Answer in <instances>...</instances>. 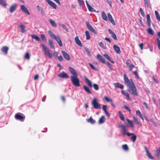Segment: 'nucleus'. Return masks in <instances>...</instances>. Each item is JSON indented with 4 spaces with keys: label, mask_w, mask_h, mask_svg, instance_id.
Returning a JSON list of instances; mask_svg holds the SVG:
<instances>
[{
    "label": "nucleus",
    "mask_w": 160,
    "mask_h": 160,
    "mask_svg": "<svg viewBox=\"0 0 160 160\" xmlns=\"http://www.w3.org/2000/svg\"><path fill=\"white\" fill-rule=\"evenodd\" d=\"M128 87V90L129 92L134 96H137L138 93L137 88L133 83L129 85Z\"/></svg>",
    "instance_id": "obj_1"
},
{
    "label": "nucleus",
    "mask_w": 160,
    "mask_h": 160,
    "mask_svg": "<svg viewBox=\"0 0 160 160\" xmlns=\"http://www.w3.org/2000/svg\"><path fill=\"white\" fill-rule=\"evenodd\" d=\"M71 80L74 85L79 87L80 86V81L78 78V76H71Z\"/></svg>",
    "instance_id": "obj_2"
},
{
    "label": "nucleus",
    "mask_w": 160,
    "mask_h": 160,
    "mask_svg": "<svg viewBox=\"0 0 160 160\" xmlns=\"http://www.w3.org/2000/svg\"><path fill=\"white\" fill-rule=\"evenodd\" d=\"M41 46L43 50L45 52V55H47L49 58H52V55L50 52V51L49 49L43 44H42Z\"/></svg>",
    "instance_id": "obj_3"
},
{
    "label": "nucleus",
    "mask_w": 160,
    "mask_h": 160,
    "mask_svg": "<svg viewBox=\"0 0 160 160\" xmlns=\"http://www.w3.org/2000/svg\"><path fill=\"white\" fill-rule=\"evenodd\" d=\"M41 46L43 50L45 52V55H47L49 58H52V55L50 52V51L49 49L43 44H42Z\"/></svg>",
    "instance_id": "obj_4"
},
{
    "label": "nucleus",
    "mask_w": 160,
    "mask_h": 160,
    "mask_svg": "<svg viewBox=\"0 0 160 160\" xmlns=\"http://www.w3.org/2000/svg\"><path fill=\"white\" fill-rule=\"evenodd\" d=\"M123 132V134L124 135H127L128 136H130L131 135H133V133H130L128 132H126L127 130L125 126L123 125H121L119 126Z\"/></svg>",
    "instance_id": "obj_5"
},
{
    "label": "nucleus",
    "mask_w": 160,
    "mask_h": 160,
    "mask_svg": "<svg viewBox=\"0 0 160 160\" xmlns=\"http://www.w3.org/2000/svg\"><path fill=\"white\" fill-rule=\"evenodd\" d=\"M92 104L95 109H100L101 108L100 104L97 102V100L96 98L93 99L92 101Z\"/></svg>",
    "instance_id": "obj_6"
},
{
    "label": "nucleus",
    "mask_w": 160,
    "mask_h": 160,
    "mask_svg": "<svg viewBox=\"0 0 160 160\" xmlns=\"http://www.w3.org/2000/svg\"><path fill=\"white\" fill-rule=\"evenodd\" d=\"M123 77L125 83L127 86L130 85L132 84V83H133V82L132 79H130V81L129 80L126 74H124Z\"/></svg>",
    "instance_id": "obj_7"
},
{
    "label": "nucleus",
    "mask_w": 160,
    "mask_h": 160,
    "mask_svg": "<svg viewBox=\"0 0 160 160\" xmlns=\"http://www.w3.org/2000/svg\"><path fill=\"white\" fill-rule=\"evenodd\" d=\"M86 24L88 29L95 34H96L97 32L90 25L88 22H86Z\"/></svg>",
    "instance_id": "obj_8"
},
{
    "label": "nucleus",
    "mask_w": 160,
    "mask_h": 160,
    "mask_svg": "<svg viewBox=\"0 0 160 160\" xmlns=\"http://www.w3.org/2000/svg\"><path fill=\"white\" fill-rule=\"evenodd\" d=\"M86 24L88 29L95 34H96L97 32L90 25L88 22H86Z\"/></svg>",
    "instance_id": "obj_9"
},
{
    "label": "nucleus",
    "mask_w": 160,
    "mask_h": 160,
    "mask_svg": "<svg viewBox=\"0 0 160 160\" xmlns=\"http://www.w3.org/2000/svg\"><path fill=\"white\" fill-rule=\"evenodd\" d=\"M58 76L59 78H69V76L67 73H65L64 71L62 72L58 75Z\"/></svg>",
    "instance_id": "obj_10"
},
{
    "label": "nucleus",
    "mask_w": 160,
    "mask_h": 160,
    "mask_svg": "<svg viewBox=\"0 0 160 160\" xmlns=\"http://www.w3.org/2000/svg\"><path fill=\"white\" fill-rule=\"evenodd\" d=\"M20 6L21 9L23 12L26 13L28 15H29L30 14V13L28 11V9L24 5H21Z\"/></svg>",
    "instance_id": "obj_11"
},
{
    "label": "nucleus",
    "mask_w": 160,
    "mask_h": 160,
    "mask_svg": "<svg viewBox=\"0 0 160 160\" xmlns=\"http://www.w3.org/2000/svg\"><path fill=\"white\" fill-rule=\"evenodd\" d=\"M69 70L70 72L73 75L72 76H78L76 72L73 68L71 67H69Z\"/></svg>",
    "instance_id": "obj_12"
},
{
    "label": "nucleus",
    "mask_w": 160,
    "mask_h": 160,
    "mask_svg": "<svg viewBox=\"0 0 160 160\" xmlns=\"http://www.w3.org/2000/svg\"><path fill=\"white\" fill-rule=\"evenodd\" d=\"M53 39H55L56 40L57 42L60 47H62V46L61 40L58 36H56Z\"/></svg>",
    "instance_id": "obj_13"
},
{
    "label": "nucleus",
    "mask_w": 160,
    "mask_h": 160,
    "mask_svg": "<svg viewBox=\"0 0 160 160\" xmlns=\"http://www.w3.org/2000/svg\"><path fill=\"white\" fill-rule=\"evenodd\" d=\"M144 148L148 157L150 159H153L154 157L152 156L151 153L149 152L148 148L146 146H144Z\"/></svg>",
    "instance_id": "obj_14"
},
{
    "label": "nucleus",
    "mask_w": 160,
    "mask_h": 160,
    "mask_svg": "<svg viewBox=\"0 0 160 160\" xmlns=\"http://www.w3.org/2000/svg\"><path fill=\"white\" fill-rule=\"evenodd\" d=\"M62 53L64 58L67 60H69L70 59V57L68 54L64 51H61Z\"/></svg>",
    "instance_id": "obj_15"
},
{
    "label": "nucleus",
    "mask_w": 160,
    "mask_h": 160,
    "mask_svg": "<svg viewBox=\"0 0 160 160\" xmlns=\"http://www.w3.org/2000/svg\"><path fill=\"white\" fill-rule=\"evenodd\" d=\"M108 31L109 33L110 34L111 36L114 39L117 40V38L115 34L110 29H109Z\"/></svg>",
    "instance_id": "obj_16"
},
{
    "label": "nucleus",
    "mask_w": 160,
    "mask_h": 160,
    "mask_svg": "<svg viewBox=\"0 0 160 160\" xmlns=\"http://www.w3.org/2000/svg\"><path fill=\"white\" fill-rule=\"evenodd\" d=\"M47 2L52 7L54 8V9H56L57 8V6L56 4L55 3L52 2V1L50 0H46Z\"/></svg>",
    "instance_id": "obj_17"
},
{
    "label": "nucleus",
    "mask_w": 160,
    "mask_h": 160,
    "mask_svg": "<svg viewBox=\"0 0 160 160\" xmlns=\"http://www.w3.org/2000/svg\"><path fill=\"white\" fill-rule=\"evenodd\" d=\"M108 19L110 22L113 25H115V23L114 20L112 18V17L111 14L108 13Z\"/></svg>",
    "instance_id": "obj_18"
},
{
    "label": "nucleus",
    "mask_w": 160,
    "mask_h": 160,
    "mask_svg": "<svg viewBox=\"0 0 160 160\" xmlns=\"http://www.w3.org/2000/svg\"><path fill=\"white\" fill-rule=\"evenodd\" d=\"M75 40L76 44L80 47H82V44L81 41L79 39L78 36H76L75 38Z\"/></svg>",
    "instance_id": "obj_19"
},
{
    "label": "nucleus",
    "mask_w": 160,
    "mask_h": 160,
    "mask_svg": "<svg viewBox=\"0 0 160 160\" xmlns=\"http://www.w3.org/2000/svg\"><path fill=\"white\" fill-rule=\"evenodd\" d=\"M97 57L98 58L102 63H105V59L101 55L99 54H98L97 56Z\"/></svg>",
    "instance_id": "obj_20"
},
{
    "label": "nucleus",
    "mask_w": 160,
    "mask_h": 160,
    "mask_svg": "<svg viewBox=\"0 0 160 160\" xmlns=\"http://www.w3.org/2000/svg\"><path fill=\"white\" fill-rule=\"evenodd\" d=\"M113 84L115 88H120L121 89H123V88L124 86L119 83H115Z\"/></svg>",
    "instance_id": "obj_21"
},
{
    "label": "nucleus",
    "mask_w": 160,
    "mask_h": 160,
    "mask_svg": "<svg viewBox=\"0 0 160 160\" xmlns=\"http://www.w3.org/2000/svg\"><path fill=\"white\" fill-rule=\"evenodd\" d=\"M86 3L87 4V7L88 8V10L90 12H95V10L92 7L89 5V3L87 1H86Z\"/></svg>",
    "instance_id": "obj_22"
},
{
    "label": "nucleus",
    "mask_w": 160,
    "mask_h": 160,
    "mask_svg": "<svg viewBox=\"0 0 160 160\" xmlns=\"http://www.w3.org/2000/svg\"><path fill=\"white\" fill-rule=\"evenodd\" d=\"M113 47L114 50L117 53L120 54L121 53L120 48L118 46L114 45Z\"/></svg>",
    "instance_id": "obj_23"
},
{
    "label": "nucleus",
    "mask_w": 160,
    "mask_h": 160,
    "mask_svg": "<svg viewBox=\"0 0 160 160\" xmlns=\"http://www.w3.org/2000/svg\"><path fill=\"white\" fill-rule=\"evenodd\" d=\"M85 82L87 84V85L90 87L92 88V84L91 83V82L87 77H85Z\"/></svg>",
    "instance_id": "obj_24"
},
{
    "label": "nucleus",
    "mask_w": 160,
    "mask_h": 160,
    "mask_svg": "<svg viewBox=\"0 0 160 160\" xmlns=\"http://www.w3.org/2000/svg\"><path fill=\"white\" fill-rule=\"evenodd\" d=\"M15 117L16 119L19 120L21 121H22V120L24 119V117L23 116L18 114H16L15 116Z\"/></svg>",
    "instance_id": "obj_25"
},
{
    "label": "nucleus",
    "mask_w": 160,
    "mask_h": 160,
    "mask_svg": "<svg viewBox=\"0 0 160 160\" xmlns=\"http://www.w3.org/2000/svg\"><path fill=\"white\" fill-rule=\"evenodd\" d=\"M17 7L15 4H14L11 6L10 8L9 12L10 13H12L16 9Z\"/></svg>",
    "instance_id": "obj_26"
},
{
    "label": "nucleus",
    "mask_w": 160,
    "mask_h": 160,
    "mask_svg": "<svg viewBox=\"0 0 160 160\" xmlns=\"http://www.w3.org/2000/svg\"><path fill=\"white\" fill-rule=\"evenodd\" d=\"M105 117L104 116H102L99 119L98 123L101 124L104 123L105 121Z\"/></svg>",
    "instance_id": "obj_27"
},
{
    "label": "nucleus",
    "mask_w": 160,
    "mask_h": 160,
    "mask_svg": "<svg viewBox=\"0 0 160 160\" xmlns=\"http://www.w3.org/2000/svg\"><path fill=\"white\" fill-rule=\"evenodd\" d=\"M87 121L92 124H94L96 122L95 120L93 119L91 116L90 117L89 119H87Z\"/></svg>",
    "instance_id": "obj_28"
},
{
    "label": "nucleus",
    "mask_w": 160,
    "mask_h": 160,
    "mask_svg": "<svg viewBox=\"0 0 160 160\" xmlns=\"http://www.w3.org/2000/svg\"><path fill=\"white\" fill-rule=\"evenodd\" d=\"M8 48L7 47L5 46L2 48L1 51L2 52H4L5 54H7L8 53Z\"/></svg>",
    "instance_id": "obj_29"
},
{
    "label": "nucleus",
    "mask_w": 160,
    "mask_h": 160,
    "mask_svg": "<svg viewBox=\"0 0 160 160\" xmlns=\"http://www.w3.org/2000/svg\"><path fill=\"white\" fill-rule=\"evenodd\" d=\"M40 37L42 41L43 42H46L47 41V38L45 35L43 34H40Z\"/></svg>",
    "instance_id": "obj_30"
},
{
    "label": "nucleus",
    "mask_w": 160,
    "mask_h": 160,
    "mask_svg": "<svg viewBox=\"0 0 160 160\" xmlns=\"http://www.w3.org/2000/svg\"><path fill=\"white\" fill-rule=\"evenodd\" d=\"M144 3L146 6L148 8H150V0H143Z\"/></svg>",
    "instance_id": "obj_31"
},
{
    "label": "nucleus",
    "mask_w": 160,
    "mask_h": 160,
    "mask_svg": "<svg viewBox=\"0 0 160 160\" xmlns=\"http://www.w3.org/2000/svg\"><path fill=\"white\" fill-rule=\"evenodd\" d=\"M0 4L4 8L6 7L7 5L6 1L4 0H0Z\"/></svg>",
    "instance_id": "obj_32"
},
{
    "label": "nucleus",
    "mask_w": 160,
    "mask_h": 160,
    "mask_svg": "<svg viewBox=\"0 0 160 160\" xmlns=\"http://www.w3.org/2000/svg\"><path fill=\"white\" fill-rule=\"evenodd\" d=\"M31 36L32 38L36 40V41H39L40 40L39 38L37 35L32 34Z\"/></svg>",
    "instance_id": "obj_33"
},
{
    "label": "nucleus",
    "mask_w": 160,
    "mask_h": 160,
    "mask_svg": "<svg viewBox=\"0 0 160 160\" xmlns=\"http://www.w3.org/2000/svg\"><path fill=\"white\" fill-rule=\"evenodd\" d=\"M102 17L105 21H107L108 20L107 16L104 12H102Z\"/></svg>",
    "instance_id": "obj_34"
},
{
    "label": "nucleus",
    "mask_w": 160,
    "mask_h": 160,
    "mask_svg": "<svg viewBox=\"0 0 160 160\" xmlns=\"http://www.w3.org/2000/svg\"><path fill=\"white\" fill-rule=\"evenodd\" d=\"M103 56L108 60L111 62L112 63H114V62L112 60L111 58L107 54H104Z\"/></svg>",
    "instance_id": "obj_35"
},
{
    "label": "nucleus",
    "mask_w": 160,
    "mask_h": 160,
    "mask_svg": "<svg viewBox=\"0 0 160 160\" xmlns=\"http://www.w3.org/2000/svg\"><path fill=\"white\" fill-rule=\"evenodd\" d=\"M121 92L125 96L128 100L130 99V96L129 94L127 92H125L124 91L122 90Z\"/></svg>",
    "instance_id": "obj_36"
},
{
    "label": "nucleus",
    "mask_w": 160,
    "mask_h": 160,
    "mask_svg": "<svg viewBox=\"0 0 160 160\" xmlns=\"http://www.w3.org/2000/svg\"><path fill=\"white\" fill-rule=\"evenodd\" d=\"M83 88L84 90L86 92H87L89 94H92V92L89 89L88 87H87L86 86H83Z\"/></svg>",
    "instance_id": "obj_37"
},
{
    "label": "nucleus",
    "mask_w": 160,
    "mask_h": 160,
    "mask_svg": "<svg viewBox=\"0 0 160 160\" xmlns=\"http://www.w3.org/2000/svg\"><path fill=\"white\" fill-rule=\"evenodd\" d=\"M49 22L51 25L53 27H57V24L54 21L51 19L49 20Z\"/></svg>",
    "instance_id": "obj_38"
},
{
    "label": "nucleus",
    "mask_w": 160,
    "mask_h": 160,
    "mask_svg": "<svg viewBox=\"0 0 160 160\" xmlns=\"http://www.w3.org/2000/svg\"><path fill=\"white\" fill-rule=\"evenodd\" d=\"M48 44L50 48H54V47L53 42L50 40L49 39L48 40Z\"/></svg>",
    "instance_id": "obj_39"
},
{
    "label": "nucleus",
    "mask_w": 160,
    "mask_h": 160,
    "mask_svg": "<svg viewBox=\"0 0 160 160\" xmlns=\"http://www.w3.org/2000/svg\"><path fill=\"white\" fill-rule=\"evenodd\" d=\"M85 34L86 36V39L89 40L90 38V36L89 32L88 31H86L85 32Z\"/></svg>",
    "instance_id": "obj_40"
},
{
    "label": "nucleus",
    "mask_w": 160,
    "mask_h": 160,
    "mask_svg": "<svg viewBox=\"0 0 160 160\" xmlns=\"http://www.w3.org/2000/svg\"><path fill=\"white\" fill-rule=\"evenodd\" d=\"M37 8L38 11L41 12V14L43 15L44 12L42 8L39 5H37Z\"/></svg>",
    "instance_id": "obj_41"
},
{
    "label": "nucleus",
    "mask_w": 160,
    "mask_h": 160,
    "mask_svg": "<svg viewBox=\"0 0 160 160\" xmlns=\"http://www.w3.org/2000/svg\"><path fill=\"white\" fill-rule=\"evenodd\" d=\"M118 113L119 115V117H120V119L122 121H124V117L123 114L122 113V112L121 111H119L118 112Z\"/></svg>",
    "instance_id": "obj_42"
},
{
    "label": "nucleus",
    "mask_w": 160,
    "mask_h": 160,
    "mask_svg": "<svg viewBox=\"0 0 160 160\" xmlns=\"http://www.w3.org/2000/svg\"><path fill=\"white\" fill-rule=\"evenodd\" d=\"M136 113L137 115H138L143 120H144V118L143 116L139 110L136 111Z\"/></svg>",
    "instance_id": "obj_43"
},
{
    "label": "nucleus",
    "mask_w": 160,
    "mask_h": 160,
    "mask_svg": "<svg viewBox=\"0 0 160 160\" xmlns=\"http://www.w3.org/2000/svg\"><path fill=\"white\" fill-rule=\"evenodd\" d=\"M48 33L50 36L52 37L53 38H54L56 36L50 30H49L48 31Z\"/></svg>",
    "instance_id": "obj_44"
},
{
    "label": "nucleus",
    "mask_w": 160,
    "mask_h": 160,
    "mask_svg": "<svg viewBox=\"0 0 160 160\" xmlns=\"http://www.w3.org/2000/svg\"><path fill=\"white\" fill-rule=\"evenodd\" d=\"M155 14L156 18L159 21H160V16L159 15L158 12L157 11H155Z\"/></svg>",
    "instance_id": "obj_45"
},
{
    "label": "nucleus",
    "mask_w": 160,
    "mask_h": 160,
    "mask_svg": "<svg viewBox=\"0 0 160 160\" xmlns=\"http://www.w3.org/2000/svg\"><path fill=\"white\" fill-rule=\"evenodd\" d=\"M127 120L128 123L129 124L130 127H133V121L128 119H127Z\"/></svg>",
    "instance_id": "obj_46"
},
{
    "label": "nucleus",
    "mask_w": 160,
    "mask_h": 160,
    "mask_svg": "<svg viewBox=\"0 0 160 160\" xmlns=\"http://www.w3.org/2000/svg\"><path fill=\"white\" fill-rule=\"evenodd\" d=\"M133 119L135 122V123L138 125H139L140 124V122L138 120V118L135 117V116H133Z\"/></svg>",
    "instance_id": "obj_47"
},
{
    "label": "nucleus",
    "mask_w": 160,
    "mask_h": 160,
    "mask_svg": "<svg viewBox=\"0 0 160 160\" xmlns=\"http://www.w3.org/2000/svg\"><path fill=\"white\" fill-rule=\"evenodd\" d=\"M147 31L149 34L152 35H153V31L151 28H149L147 30Z\"/></svg>",
    "instance_id": "obj_48"
},
{
    "label": "nucleus",
    "mask_w": 160,
    "mask_h": 160,
    "mask_svg": "<svg viewBox=\"0 0 160 160\" xmlns=\"http://www.w3.org/2000/svg\"><path fill=\"white\" fill-rule=\"evenodd\" d=\"M19 27L21 28L22 32L24 33L25 32V26L21 24L19 25Z\"/></svg>",
    "instance_id": "obj_49"
},
{
    "label": "nucleus",
    "mask_w": 160,
    "mask_h": 160,
    "mask_svg": "<svg viewBox=\"0 0 160 160\" xmlns=\"http://www.w3.org/2000/svg\"><path fill=\"white\" fill-rule=\"evenodd\" d=\"M104 99L106 101L108 102H110V103L112 101V99H110L108 98L106 96L104 97Z\"/></svg>",
    "instance_id": "obj_50"
},
{
    "label": "nucleus",
    "mask_w": 160,
    "mask_h": 160,
    "mask_svg": "<svg viewBox=\"0 0 160 160\" xmlns=\"http://www.w3.org/2000/svg\"><path fill=\"white\" fill-rule=\"evenodd\" d=\"M99 45L101 47H102L103 49H106L107 48L106 47L104 46L103 43L102 42H101L100 43H99Z\"/></svg>",
    "instance_id": "obj_51"
},
{
    "label": "nucleus",
    "mask_w": 160,
    "mask_h": 160,
    "mask_svg": "<svg viewBox=\"0 0 160 160\" xmlns=\"http://www.w3.org/2000/svg\"><path fill=\"white\" fill-rule=\"evenodd\" d=\"M133 136L131 138V139L133 142H134L136 139V136L133 134V135H132Z\"/></svg>",
    "instance_id": "obj_52"
},
{
    "label": "nucleus",
    "mask_w": 160,
    "mask_h": 160,
    "mask_svg": "<svg viewBox=\"0 0 160 160\" xmlns=\"http://www.w3.org/2000/svg\"><path fill=\"white\" fill-rule=\"evenodd\" d=\"M156 40L157 42V45L158 46V48L160 51V40L158 38H157Z\"/></svg>",
    "instance_id": "obj_53"
},
{
    "label": "nucleus",
    "mask_w": 160,
    "mask_h": 160,
    "mask_svg": "<svg viewBox=\"0 0 160 160\" xmlns=\"http://www.w3.org/2000/svg\"><path fill=\"white\" fill-rule=\"evenodd\" d=\"M89 66H90V67L93 70H98V69L94 67V66L92 65V64H91V63H89Z\"/></svg>",
    "instance_id": "obj_54"
},
{
    "label": "nucleus",
    "mask_w": 160,
    "mask_h": 160,
    "mask_svg": "<svg viewBox=\"0 0 160 160\" xmlns=\"http://www.w3.org/2000/svg\"><path fill=\"white\" fill-rule=\"evenodd\" d=\"M122 148L123 149H124L125 150H127L128 149V147L127 145L126 144H124L122 145Z\"/></svg>",
    "instance_id": "obj_55"
},
{
    "label": "nucleus",
    "mask_w": 160,
    "mask_h": 160,
    "mask_svg": "<svg viewBox=\"0 0 160 160\" xmlns=\"http://www.w3.org/2000/svg\"><path fill=\"white\" fill-rule=\"evenodd\" d=\"M93 87L94 89L96 90H98L99 89L98 86L97 84H93Z\"/></svg>",
    "instance_id": "obj_56"
},
{
    "label": "nucleus",
    "mask_w": 160,
    "mask_h": 160,
    "mask_svg": "<svg viewBox=\"0 0 160 160\" xmlns=\"http://www.w3.org/2000/svg\"><path fill=\"white\" fill-rule=\"evenodd\" d=\"M135 67V66L134 65L131 64L130 65L128 66V68H129L130 70L132 71V68Z\"/></svg>",
    "instance_id": "obj_57"
},
{
    "label": "nucleus",
    "mask_w": 160,
    "mask_h": 160,
    "mask_svg": "<svg viewBox=\"0 0 160 160\" xmlns=\"http://www.w3.org/2000/svg\"><path fill=\"white\" fill-rule=\"evenodd\" d=\"M85 52L87 53L88 55L89 56H91V54L88 49L87 48H85Z\"/></svg>",
    "instance_id": "obj_58"
},
{
    "label": "nucleus",
    "mask_w": 160,
    "mask_h": 160,
    "mask_svg": "<svg viewBox=\"0 0 160 160\" xmlns=\"http://www.w3.org/2000/svg\"><path fill=\"white\" fill-rule=\"evenodd\" d=\"M61 26L62 28L65 29L67 32H68V29L66 26L63 24H61Z\"/></svg>",
    "instance_id": "obj_59"
},
{
    "label": "nucleus",
    "mask_w": 160,
    "mask_h": 160,
    "mask_svg": "<svg viewBox=\"0 0 160 160\" xmlns=\"http://www.w3.org/2000/svg\"><path fill=\"white\" fill-rule=\"evenodd\" d=\"M147 22H151L150 20V15L149 14H148L147 16Z\"/></svg>",
    "instance_id": "obj_60"
},
{
    "label": "nucleus",
    "mask_w": 160,
    "mask_h": 160,
    "mask_svg": "<svg viewBox=\"0 0 160 160\" xmlns=\"http://www.w3.org/2000/svg\"><path fill=\"white\" fill-rule=\"evenodd\" d=\"M139 12L141 13V15L143 17H144L145 16V14L143 11L142 8H140L139 9Z\"/></svg>",
    "instance_id": "obj_61"
},
{
    "label": "nucleus",
    "mask_w": 160,
    "mask_h": 160,
    "mask_svg": "<svg viewBox=\"0 0 160 160\" xmlns=\"http://www.w3.org/2000/svg\"><path fill=\"white\" fill-rule=\"evenodd\" d=\"M133 74L135 75V76L137 78H139V76L137 72L136 71H135L134 72H133Z\"/></svg>",
    "instance_id": "obj_62"
},
{
    "label": "nucleus",
    "mask_w": 160,
    "mask_h": 160,
    "mask_svg": "<svg viewBox=\"0 0 160 160\" xmlns=\"http://www.w3.org/2000/svg\"><path fill=\"white\" fill-rule=\"evenodd\" d=\"M25 58L28 59L30 58V55L27 52L26 54Z\"/></svg>",
    "instance_id": "obj_63"
},
{
    "label": "nucleus",
    "mask_w": 160,
    "mask_h": 160,
    "mask_svg": "<svg viewBox=\"0 0 160 160\" xmlns=\"http://www.w3.org/2000/svg\"><path fill=\"white\" fill-rule=\"evenodd\" d=\"M58 52L55 51L53 53V56L54 57L57 58L58 57Z\"/></svg>",
    "instance_id": "obj_64"
}]
</instances>
